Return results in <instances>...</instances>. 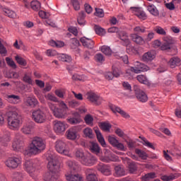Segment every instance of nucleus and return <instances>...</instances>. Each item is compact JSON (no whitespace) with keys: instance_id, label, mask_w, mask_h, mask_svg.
<instances>
[{"instance_id":"58","label":"nucleus","mask_w":181,"mask_h":181,"mask_svg":"<svg viewBox=\"0 0 181 181\" xmlns=\"http://www.w3.org/2000/svg\"><path fill=\"white\" fill-rule=\"evenodd\" d=\"M129 169L130 173H134V172H136V164L135 163V162L129 163Z\"/></svg>"},{"instance_id":"13","label":"nucleus","mask_w":181,"mask_h":181,"mask_svg":"<svg viewBox=\"0 0 181 181\" xmlns=\"http://www.w3.org/2000/svg\"><path fill=\"white\" fill-rule=\"evenodd\" d=\"M97 158L91 155L90 153L85 154V156L81 161L82 165H85V166H93L95 163Z\"/></svg>"},{"instance_id":"2","label":"nucleus","mask_w":181,"mask_h":181,"mask_svg":"<svg viewBox=\"0 0 181 181\" xmlns=\"http://www.w3.org/2000/svg\"><path fill=\"white\" fill-rule=\"evenodd\" d=\"M46 149V141L41 137L36 136L33 139L29 146L24 151L25 156H32V155H39Z\"/></svg>"},{"instance_id":"37","label":"nucleus","mask_w":181,"mask_h":181,"mask_svg":"<svg viewBox=\"0 0 181 181\" xmlns=\"http://www.w3.org/2000/svg\"><path fill=\"white\" fill-rule=\"evenodd\" d=\"M12 181H22L23 179V174L19 172H14L11 175Z\"/></svg>"},{"instance_id":"51","label":"nucleus","mask_w":181,"mask_h":181,"mask_svg":"<svg viewBox=\"0 0 181 181\" xmlns=\"http://www.w3.org/2000/svg\"><path fill=\"white\" fill-rule=\"evenodd\" d=\"M134 32L136 33H146V28L144 26H136L134 28Z\"/></svg>"},{"instance_id":"15","label":"nucleus","mask_w":181,"mask_h":181,"mask_svg":"<svg viewBox=\"0 0 181 181\" xmlns=\"http://www.w3.org/2000/svg\"><path fill=\"white\" fill-rule=\"evenodd\" d=\"M65 177L67 181H84L83 175L78 173L71 174V173H66Z\"/></svg>"},{"instance_id":"7","label":"nucleus","mask_w":181,"mask_h":181,"mask_svg":"<svg viewBox=\"0 0 181 181\" xmlns=\"http://www.w3.org/2000/svg\"><path fill=\"white\" fill-rule=\"evenodd\" d=\"M114 33H116L117 37L120 39L121 44L126 47L131 45V40L128 37V34L122 30H120L117 27H114Z\"/></svg>"},{"instance_id":"57","label":"nucleus","mask_w":181,"mask_h":181,"mask_svg":"<svg viewBox=\"0 0 181 181\" xmlns=\"http://www.w3.org/2000/svg\"><path fill=\"white\" fill-rule=\"evenodd\" d=\"M17 63H18V64H20L21 66H26V60H25V59L19 57V56H16L15 57Z\"/></svg>"},{"instance_id":"29","label":"nucleus","mask_w":181,"mask_h":181,"mask_svg":"<svg viewBox=\"0 0 181 181\" xmlns=\"http://www.w3.org/2000/svg\"><path fill=\"white\" fill-rule=\"evenodd\" d=\"M132 40L136 43V45H143L144 43V38L139 36L138 34H132L130 35Z\"/></svg>"},{"instance_id":"17","label":"nucleus","mask_w":181,"mask_h":181,"mask_svg":"<svg viewBox=\"0 0 181 181\" xmlns=\"http://www.w3.org/2000/svg\"><path fill=\"white\" fill-rule=\"evenodd\" d=\"M104 153H105V156H101L100 158V160H102V162L110 163V162H112V160H114V156H112V153H111V151L110 150H108V149L104 150Z\"/></svg>"},{"instance_id":"16","label":"nucleus","mask_w":181,"mask_h":181,"mask_svg":"<svg viewBox=\"0 0 181 181\" xmlns=\"http://www.w3.org/2000/svg\"><path fill=\"white\" fill-rule=\"evenodd\" d=\"M66 134L67 139H70L71 141H76L78 138V133L76 127L70 128L66 131Z\"/></svg>"},{"instance_id":"31","label":"nucleus","mask_w":181,"mask_h":181,"mask_svg":"<svg viewBox=\"0 0 181 181\" xmlns=\"http://www.w3.org/2000/svg\"><path fill=\"white\" fill-rule=\"evenodd\" d=\"M115 112H118V114H120V115L123 117V118H126V119L131 118L129 114L124 111L122 109H121V107L118 106H115Z\"/></svg>"},{"instance_id":"49","label":"nucleus","mask_w":181,"mask_h":181,"mask_svg":"<svg viewBox=\"0 0 181 181\" xmlns=\"http://www.w3.org/2000/svg\"><path fill=\"white\" fill-rule=\"evenodd\" d=\"M30 6L33 11H39L40 9V2L38 1H33L30 3Z\"/></svg>"},{"instance_id":"5","label":"nucleus","mask_w":181,"mask_h":181,"mask_svg":"<svg viewBox=\"0 0 181 181\" xmlns=\"http://www.w3.org/2000/svg\"><path fill=\"white\" fill-rule=\"evenodd\" d=\"M49 107L52 110L56 118H64L67 115V105L64 102L60 103L61 108H57L53 103H48Z\"/></svg>"},{"instance_id":"54","label":"nucleus","mask_w":181,"mask_h":181,"mask_svg":"<svg viewBox=\"0 0 181 181\" xmlns=\"http://www.w3.org/2000/svg\"><path fill=\"white\" fill-rule=\"evenodd\" d=\"M6 62L8 66L11 67L12 69H16V64H15V62H13L12 60V59H11L9 57H6Z\"/></svg>"},{"instance_id":"53","label":"nucleus","mask_w":181,"mask_h":181,"mask_svg":"<svg viewBox=\"0 0 181 181\" xmlns=\"http://www.w3.org/2000/svg\"><path fill=\"white\" fill-rule=\"evenodd\" d=\"M68 122L72 125H74L76 124H80V122H81V118L71 117L68 119Z\"/></svg>"},{"instance_id":"9","label":"nucleus","mask_w":181,"mask_h":181,"mask_svg":"<svg viewBox=\"0 0 181 181\" xmlns=\"http://www.w3.org/2000/svg\"><path fill=\"white\" fill-rule=\"evenodd\" d=\"M32 118L37 124H44L46 122V113L40 109L35 110L32 112Z\"/></svg>"},{"instance_id":"19","label":"nucleus","mask_w":181,"mask_h":181,"mask_svg":"<svg viewBox=\"0 0 181 181\" xmlns=\"http://www.w3.org/2000/svg\"><path fill=\"white\" fill-rule=\"evenodd\" d=\"M80 42L82 43L84 47L87 49H93L94 47V41L90 38L83 37L80 39Z\"/></svg>"},{"instance_id":"63","label":"nucleus","mask_w":181,"mask_h":181,"mask_svg":"<svg viewBox=\"0 0 181 181\" xmlns=\"http://www.w3.org/2000/svg\"><path fill=\"white\" fill-rule=\"evenodd\" d=\"M171 155L175 158H179V156H181V153L177 148H174L171 150Z\"/></svg>"},{"instance_id":"1","label":"nucleus","mask_w":181,"mask_h":181,"mask_svg":"<svg viewBox=\"0 0 181 181\" xmlns=\"http://www.w3.org/2000/svg\"><path fill=\"white\" fill-rule=\"evenodd\" d=\"M48 160L47 168L49 171L45 173L43 177L44 181H57L59 179V172L60 170V164L59 158L53 152L47 154Z\"/></svg>"},{"instance_id":"40","label":"nucleus","mask_w":181,"mask_h":181,"mask_svg":"<svg viewBox=\"0 0 181 181\" xmlns=\"http://www.w3.org/2000/svg\"><path fill=\"white\" fill-rule=\"evenodd\" d=\"M114 147L117 148L118 151H125V146H124V144L119 142L117 139L114 138Z\"/></svg>"},{"instance_id":"61","label":"nucleus","mask_w":181,"mask_h":181,"mask_svg":"<svg viewBox=\"0 0 181 181\" xmlns=\"http://www.w3.org/2000/svg\"><path fill=\"white\" fill-rule=\"evenodd\" d=\"M23 81L28 84H30V86H33V80H32V78H30V76H29L28 74H25Z\"/></svg>"},{"instance_id":"48","label":"nucleus","mask_w":181,"mask_h":181,"mask_svg":"<svg viewBox=\"0 0 181 181\" xmlns=\"http://www.w3.org/2000/svg\"><path fill=\"white\" fill-rule=\"evenodd\" d=\"M154 32L158 33V35H161V36H166V31H165V29L162 28L160 26H156L154 28Z\"/></svg>"},{"instance_id":"45","label":"nucleus","mask_w":181,"mask_h":181,"mask_svg":"<svg viewBox=\"0 0 181 181\" xmlns=\"http://www.w3.org/2000/svg\"><path fill=\"white\" fill-rule=\"evenodd\" d=\"M135 153L139 156V158L144 159V160H146V158H148V154H146L145 151H141L139 148H136Z\"/></svg>"},{"instance_id":"27","label":"nucleus","mask_w":181,"mask_h":181,"mask_svg":"<svg viewBox=\"0 0 181 181\" xmlns=\"http://www.w3.org/2000/svg\"><path fill=\"white\" fill-rule=\"evenodd\" d=\"M95 133L96 134L98 142L100 144V145H102L103 148H105V146H107V144H105V140L104 139L103 134H101V132H100V130L98 129H95Z\"/></svg>"},{"instance_id":"8","label":"nucleus","mask_w":181,"mask_h":181,"mask_svg":"<svg viewBox=\"0 0 181 181\" xmlns=\"http://www.w3.org/2000/svg\"><path fill=\"white\" fill-rule=\"evenodd\" d=\"M55 149L58 153L64 155L65 156H70V149L67 146V144L63 140H57L55 142Z\"/></svg>"},{"instance_id":"43","label":"nucleus","mask_w":181,"mask_h":181,"mask_svg":"<svg viewBox=\"0 0 181 181\" xmlns=\"http://www.w3.org/2000/svg\"><path fill=\"white\" fill-rule=\"evenodd\" d=\"M4 12L8 18H11L13 19L16 18V13L9 8H4Z\"/></svg>"},{"instance_id":"46","label":"nucleus","mask_w":181,"mask_h":181,"mask_svg":"<svg viewBox=\"0 0 181 181\" xmlns=\"http://www.w3.org/2000/svg\"><path fill=\"white\" fill-rule=\"evenodd\" d=\"M99 127L105 132H108L111 129V124L107 122L100 123Z\"/></svg>"},{"instance_id":"22","label":"nucleus","mask_w":181,"mask_h":181,"mask_svg":"<svg viewBox=\"0 0 181 181\" xmlns=\"http://www.w3.org/2000/svg\"><path fill=\"white\" fill-rule=\"evenodd\" d=\"M131 9H133V12H134V15L139 18V19H142V21H145L146 19V13L142 9L136 7H132Z\"/></svg>"},{"instance_id":"20","label":"nucleus","mask_w":181,"mask_h":181,"mask_svg":"<svg viewBox=\"0 0 181 181\" xmlns=\"http://www.w3.org/2000/svg\"><path fill=\"white\" fill-rule=\"evenodd\" d=\"M88 99L90 103L95 104V105H100L101 104V98L94 93H89Z\"/></svg>"},{"instance_id":"50","label":"nucleus","mask_w":181,"mask_h":181,"mask_svg":"<svg viewBox=\"0 0 181 181\" xmlns=\"http://www.w3.org/2000/svg\"><path fill=\"white\" fill-rule=\"evenodd\" d=\"M45 98L48 101H53V103H57V101H59V100H57V98L52 93H48L45 95Z\"/></svg>"},{"instance_id":"41","label":"nucleus","mask_w":181,"mask_h":181,"mask_svg":"<svg viewBox=\"0 0 181 181\" xmlns=\"http://www.w3.org/2000/svg\"><path fill=\"white\" fill-rule=\"evenodd\" d=\"M156 174L155 173H148L141 177L142 181H150L151 179H155Z\"/></svg>"},{"instance_id":"18","label":"nucleus","mask_w":181,"mask_h":181,"mask_svg":"<svg viewBox=\"0 0 181 181\" xmlns=\"http://www.w3.org/2000/svg\"><path fill=\"white\" fill-rule=\"evenodd\" d=\"M155 57H156V54L155 53V51H148L143 54L142 60L143 62L148 63L149 62H152V60H153Z\"/></svg>"},{"instance_id":"21","label":"nucleus","mask_w":181,"mask_h":181,"mask_svg":"<svg viewBox=\"0 0 181 181\" xmlns=\"http://www.w3.org/2000/svg\"><path fill=\"white\" fill-rule=\"evenodd\" d=\"M21 131L23 134H25V135H30L33 131V124L26 123L23 124Z\"/></svg>"},{"instance_id":"23","label":"nucleus","mask_w":181,"mask_h":181,"mask_svg":"<svg viewBox=\"0 0 181 181\" xmlns=\"http://www.w3.org/2000/svg\"><path fill=\"white\" fill-rule=\"evenodd\" d=\"M25 105H28V107H36V105L39 104V102L35 96H30L26 98L25 100Z\"/></svg>"},{"instance_id":"30","label":"nucleus","mask_w":181,"mask_h":181,"mask_svg":"<svg viewBox=\"0 0 181 181\" xmlns=\"http://www.w3.org/2000/svg\"><path fill=\"white\" fill-rule=\"evenodd\" d=\"M11 141H12V138L9 132H7L6 135L4 138H0V142H1L3 146H8V142H11Z\"/></svg>"},{"instance_id":"14","label":"nucleus","mask_w":181,"mask_h":181,"mask_svg":"<svg viewBox=\"0 0 181 181\" xmlns=\"http://www.w3.org/2000/svg\"><path fill=\"white\" fill-rule=\"evenodd\" d=\"M66 124L64 122L56 120L54 122V130L57 134H62V132H64V131H66Z\"/></svg>"},{"instance_id":"60","label":"nucleus","mask_w":181,"mask_h":181,"mask_svg":"<svg viewBox=\"0 0 181 181\" xmlns=\"http://www.w3.org/2000/svg\"><path fill=\"white\" fill-rule=\"evenodd\" d=\"M69 107H71V108H77V107L80 105V102L76 100H72L70 102H69Z\"/></svg>"},{"instance_id":"33","label":"nucleus","mask_w":181,"mask_h":181,"mask_svg":"<svg viewBox=\"0 0 181 181\" xmlns=\"http://www.w3.org/2000/svg\"><path fill=\"white\" fill-rule=\"evenodd\" d=\"M58 59L59 60H61V62H65L66 63H71V60H73L71 56L66 54H59Z\"/></svg>"},{"instance_id":"42","label":"nucleus","mask_w":181,"mask_h":181,"mask_svg":"<svg viewBox=\"0 0 181 181\" xmlns=\"http://www.w3.org/2000/svg\"><path fill=\"white\" fill-rule=\"evenodd\" d=\"M83 134L85 136H87L88 138H93L94 136V132H93V129L86 127L83 129Z\"/></svg>"},{"instance_id":"12","label":"nucleus","mask_w":181,"mask_h":181,"mask_svg":"<svg viewBox=\"0 0 181 181\" xmlns=\"http://www.w3.org/2000/svg\"><path fill=\"white\" fill-rule=\"evenodd\" d=\"M132 70L133 71V73L139 74V73L148 71V70H149V66L139 62H134V66H132Z\"/></svg>"},{"instance_id":"3","label":"nucleus","mask_w":181,"mask_h":181,"mask_svg":"<svg viewBox=\"0 0 181 181\" xmlns=\"http://www.w3.org/2000/svg\"><path fill=\"white\" fill-rule=\"evenodd\" d=\"M7 124L9 129L12 131H18L22 125V119L18 114V109L14 111L9 112L7 117Z\"/></svg>"},{"instance_id":"26","label":"nucleus","mask_w":181,"mask_h":181,"mask_svg":"<svg viewBox=\"0 0 181 181\" xmlns=\"http://www.w3.org/2000/svg\"><path fill=\"white\" fill-rule=\"evenodd\" d=\"M7 101L11 104H19L21 103V97L16 95H7Z\"/></svg>"},{"instance_id":"64","label":"nucleus","mask_w":181,"mask_h":181,"mask_svg":"<svg viewBox=\"0 0 181 181\" xmlns=\"http://www.w3.org/2000/svg\"><path fill=\"white\" fill-rule=\"evenodd\" d=\"M122 84L124 90H127V91H132V87L129 83L124 81Z\"/></svg>"},{"instance_id":"36","label":"nucleus","mask_w":181,"mask_h":181,"mask_svg":"<svg viewBox=\"0 0 181 181\" xmlns=\"http://www.w3.org/2000/svg\"><path fill=\"white\" fill-rule=\"evenodd\" d=\"M86 154L87 153H84L83 149H76L74 155H75L76 159H78V160H80V162H81Z\"/></svg>"},{"instance_id":"28","label":"nucleus","mask_w":181,"mask_h":181,"mask_svg":"<svg viewBox=\"0 0 181 181\" xmlns=\"http://www.w3.org/2000/svg\"><path fill=\"white\" fill-rule=\"evenodd\" d=\"M147 11L153 16H159V11L153 4H149L147 6Z\"/></svg>"},{"instance_id":"44","label":"nucleus","mask_w":181,"mask_h":181,"mask_svg":"<svg viewBox=\"0 0 181 181\" xmlns=\"http://www.w3.org/2000/svg\"><path fill=\"white\" fill-rule=\"evenodd\" d=\"M94 30L95 33L99 36H104L105 35V29L100 27V25H95Z\"/></svg>"},{"instance_id":"32","label":"nucleus","mask_w":181,"mask_h":181,"mask_svg":"<svg viewBox=\"0 0 181 181\" xmlns=\"http://www.w3.org/2000/svg\"><path fill=\"white\" fill-rule=\"evenodd\" d=\"M66 165L70 169L71 172H73V170H77V169H78V163L76 161L68 160L66 161Z\"/></svg>"},{"instance_id":"38","label":"nucleus","mask_w":181,"mask_h":181,"mask_svg":"<svg viewBox=\"0 0 181 181\" xmlns=\"http://www.w3.org/2000/svg\"><path fill=\"white\" fill-rule=\"evenodd\" d=\"M136 79L141 84H145L146 86H151L149 85V80H148L146 76H145L144 75H138L136 76Z\"/></svg>"},{"instance_id":"35","label":"nucleus","mask_w":181,"mask_h":181,"mask_svg":"<svg viewBox=\"0 0 181 181\" xmlns=\"http://www.w3.org/2000/svg\"><path fill=\"white\" fill-rule=\"evenodd\" d=\"M90 149L93 153H95L96 155L100 153V146H98V144L97 143L91 142L90 144Z\"/></svg>"},{"instance_id":"25","label":"nucleus","mask_w":181,"mask_h":181,"mask_svg":"<svg viewBox=\"0 0 181 181\" xmlns=\"http://www.w3.org/2000/svg\"><path fill=\"white\" fill-rule=\"evenodd\" d=\"M98 170L101 172L105 176H110L111 175V168L107 165H100L98 167Z\"/></svg>"},{"instance_id":"11","label":"nucleus","mask_w":181,"mask_h":181,"mask_svg":"<svg viewBox=\"0 0 181 181\" xmlns=\"http://www.w3.org/2000/svg\"><path fill=\"white\" fill-rule=\"evenodd\" d=\"M135 95L140 103H146L148 101V95L144 92L138 85L134 86Z\"/></svg>"},{"instance_id":"24","label":"nucleus","mask_w":181,"mask_h":181,"mask_svg":"<svg viewBox=\"0 0 181 181\" xmlns=\"http://www.w3.org/2000/svg\"><path fill=\"white\" fill-rule=\"evenodd\" d=\"M181 59L179 57H173L168 62V65L171 69H175V67H177V66H180Z\"/></svg>"},{"instance_id":"47","label":"nucleus","mask_w":181,"mask_h":181,"mask_svg":"<svg viewBox=\"0 0 181 181\" xmlns=\"http://www.w3.org/2000/svg\"><path fill=\"white\" fill-rule=\"evenodd\" d=\"M101 52L102 53H104L106 56H111L112 51L111 50V48L108 46L103 45L101 47Z\"/></svg>"},{"instance_id":"4","label":"nucleus","mask_w":181,"mask_h":181,"mask_svg":"<svg viewBox=\"0 0 181 181\" xmlns=\"http://www.w3.org/2000/svg\"><path fill=\"white\" fill-rule=\"evenodd\" d=\"M38 160H27L23 164L24 170H26L31 177H35L37 175Z\"/></svg>"},{"instance_id":"39","label":"nucleus","mask_w":181,"mask_h":181,"mask_svg":"<svg viewBox=\"0 0 181 181\" xmlns=\"http://www.w3.org/2000/svg\"><path fill=\"white\" fill-rule=\"evenodd\" d=\"M115 175L117 176V177H121V176H125V170H124V168L121 166H116L115 168Z\"/></svg>"},{"instance_id":"34","label":"nucleus","mask_w":181,"mask_h":181,"mask_svg":"<svg viewBox=\"0 0 181 181\" xmlns=\"http://www.w3.org/2000/svg\"><path fill=\"white\" fill-rule=\"evenodd\" d=\"M114 56L115 59H117L118 60H122L124 64H128V63H129V61L128 60V55H122V54L116 52L115 53Z\"/></svg>"},{"instance_id":"10","label":"nucleus","mask_w":181,"mask_h":181,"mask_svg":"<svg viewBox=\"0 0 181 181\" xmlns=\"http://www.w3.org/2000/svg\"><path fill=\"white\" fill-rule=\"evenodd\" d=\"M22 163V159L18 157H11L5 161V165L9 169H16Z\"/></svg>"},{"instance_id":"6","label":"nucleus","mask_w":181,"mask_h":181,"mask_svg":"<svg viewBox=\"0 0 181 181\" xmlns=\"http://www.w3.org/2000/svg\"><path fill=\"white\" fill-rule=\"evenodd\" d=\"M23 146H25L23 135L19 132L16 133L11 145L13 151L20 152V151L23 149Z\"/></svg>"},{"instance_id":"56","label":"nucleus","mask_w":181,"mask_h":181,"mask_svg":"<svg viewBox=\"0 0 181 181\" xmlns=\"http://www.w3.org/2000/svg\"><path fill=\"white\" fill-rule=\"evenodd\" d=\"M161 179L163 181H172V180H175V179H176V176H175V175H163L161 176Z\"/></svg>"},{"instance_id":"59","label":"nucleus","mask_w":181,"mask_h":181,"mask_svg":"<svg viewBox=\"0 0 181 181\" xmlns=\"http://www.w3.org/2000/svg\"><path fill=\"white\" fill-rule=\"evenodd\" d=\"M71 2L75 11H80V1L78 0H71Z\"/></svg>"},{"instance_id":"55","label":"nucleus","mask_w":181,"mask_h":181,"mask_svg":"<svg viewBox=\"0 0 181 181\" xmlns=\"http://www.w3.org/2000/svg\"><path fill=\"white\" fill-rule=\"evenodd\" d=\"M85 122L87 124V125H93V122L94 121V119L90 115H87L85 117Z\"/></svg>"},{"instance_id":"52","label":"nucleus","mask_w":181,"mask_h":181,"mask_svg":"<svg viewBox=\"0 0 181 181\" xmlns=\"http://www.w3.org/2000/svg\"><path fill=\"white\" fill-rule=\"evenodd\" d=\"M141 140L144 142L143 144L144 145V146H147V148H151V149H155V146H153V144L149 142V141L146 140L145 137H142Z\"/></svg>"},{"instance_id":"62","label":"nucleus","mask_w":181,"mask_h":181,"mask_svg":"<svg viewBox=\"0 0 181 181\" xmlns=\"http://www.w3.org/2000/svg\"><path fill=\"white\" fill-rule=\"evenodd\" d=\"M95 16L98 18H104V10L101 8H95Z\"/></svg>"}]
</instances>
